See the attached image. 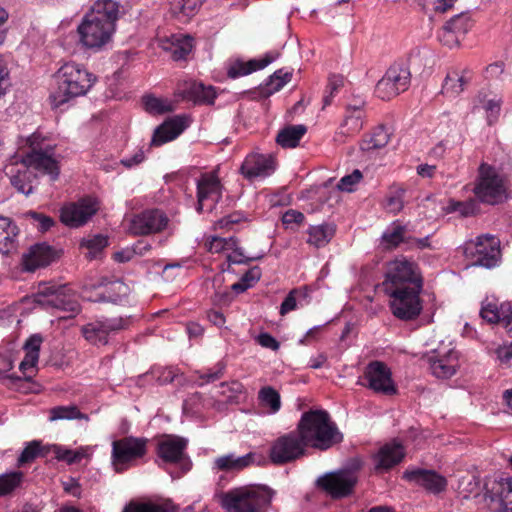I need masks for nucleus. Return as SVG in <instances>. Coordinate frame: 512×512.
Wrapping results in <instances>:
<instances>
[{
	"label": "nucleus",
	"instance_id": "obj_22",
	"mask_svg": "<svg viewBox=\"0 0 512 512\" xmlns=\"http://www.w3.org/2000/svg\"><path fill=\"white\" fill-rule=\"evenodd\" d=\"M45 297L44 300H39L52 308L62 310L65 312H69L72 315L79 313L80 305L75 297V295L71 292L67 286L60 287H46L42 292Z\"/></svg>",
	"mask_w": 512,
	"mask_h": 512
},
{
	"label": "nucleus",
	"instance_id": "obj_40",
	"mask_svg": "<svg viewBox=\"0 0 512 512\" xmlns=\"http://www.w3.org/2000/svg\"><path fill=\"white\" fill-rule=\"evenodd\" d=\"M22 471H11L0 475V497L12 495L24 482Z\"/></svg>",
	"mask_w": 512,
	"mask_h": 512
},
{
	"label": "nucleus",
	"instance_id": "obj_32",
	"mask_svg": "<svg viewBox=\"0 0 512 512\" xmlns=\"http://www.w3.org/2000/svg\"><path fill=\"white\" fill-rule=\"evenodd\" d=\"M276 59L271 53H267L262 59H252L248 62L237 61L228 69V76L235 79L263 69Z\"/></svg>",
	"mask_w": 512,
	"mask_h": 512
},
{
	"label": "nucleus",
	"instance_id": "obj_26",
	"mask_svg": "<svg viewBox=\"0 0 512 512\" xmlns=\"http://www.w3.org/2000/svg\"><path fill=\"white\" fill-rule=\"evenodd\" d=\"M486 497L499 501L501 512H512V478L493 479L485 484Z\"/></svg>",
	"mask_w": 512,
	"mask_h": 512
},
{
	"label": "nucleus",
	"instance_id": "obj_28",
	"mask_svg": "<svg viewBox=\"0 0 512 512\" xmlns=\"http://www.w3.org/2000/svg\"><path fill=\"white\" fill-rule=\"evenodd\" d=\"M108 284L110 285L109 290H111V291L116 290V289L119 291L122 289H126V287L124 286V284L122 282H119V281L108 282V280L106 278H100V279L96 280L95 282H90V283H86L83 285V288H82L83 297L92 302L111 301V302L116 303L118 301V297H113L112 295H110L109 291L97 293L95 295V297L92 296L93 291H96L100 288L106 287Z\"/></svg>",
	"mask_w": 512,
	"mask_h": 512
},
{
	"label": "nucleus",
	"instance_id": "obj_6",
	"mask_svg": "<svg viewBox=\"0 0 512 512\" xmlns=\"http://www.w3.org/2000/svg\"><path fill=\"white\" fill-rule=\"evenodd\" d=\"M188 440L178 435H163L158 439L155 453L159 467L175 465L180 468L181 474L188 472L192 462L186 449Z\"/></svg>",
	"mask_w": 512,
	"mask_h": 512
},
{
	"label": "nucleus",
	"instance_id": "obj_9",
	"mask_svg": "<svg viewBox=\"0 0 512 512\" xmlns=\"http://www.w3.org/2000/svg\"><path fill=\"white\" fill-rule=\"evenodd\" d=\"M411 82V72L404 62L392 64L375 87L377 97L390 100L406 91Z\"/></svg>",
	"mask_w": 512,
	"mask_h": 512
},
{
	"label": "nucleus",
	"instance_id": "obj_56",
	"mask_svg": "<svg viewBox=\"0 0 512 512\" xmlns=\"http://www.w3.org/2000/svg\"><path fill=\"white\" fill-rule=\"evenodd\" d=\"M216 98V92L213 86H205L200 82V88L196 90V95L193 99L195 104H213Z\"/></svg>",
	"mask_w": 512,
	"mask_h": 512
},
{
	"label": "nucleus",
	"instance_id": "obj_53",
	"mask_svg": "<svg viewBox=\"0 0 512 512\" xmlns=\"http://www.w3.org/2000/svg\"><path fill=\"white\" fill-rule=\"evenodd\" d=\"M25 217L29 219L31 224L40 232L48 231L55 224L53 218L35 211L27 212Z\"/></svg>",
	"mask_w": 512,
	"mask_h": 512
},
{
	"label": "nucleus",
	"instance_id": "obj_20",
	"mask_svg": "<svg viewBox=\"0 0 512 512\" xmlns=\"http://www.w3.org/2000/svg\"><path fill=\"white\" fill-rule=\"evenodd\" d=\"M402 478L409 483L420 486L432 494H439L446 490L447 479L435 470L423 468H408Z\"/></svg>",
	"mask_w": 512,
	"mask_h": 512
},
{
	"label": "nucleus",
	"instance_id": "obj_30",
	"mask_svg": "<svg viewBox=\"0 0 512 512\" xmlns=\"http://www.w3.org/2000/svg\"><path fill=\"white\" fill-rule=\"evenodd\" d=\"M57 257L56 251L46 243L33 245L25 257V265L28 270L49 265Z\"/></svg>",
	"mask_w": 512,
	"mask_h": 512
},
{
	"label": "nucleus",
	"instance_id": "obj_29",
	"mask_svg": "<svg viewBox=\"0 0 512 512\" xmlns=\"http://www.w3.org/2000/svg\"><path fill=\"white\" fill-rule=\"evenodd\" d=\"M408 226L399 220L393 221L383 232L380 244L385 250H393L410 241Z\"/></svg>",
	"mask_w": 512,
	"mask_h": 512
},
{
	"label": "nucleus",
	"instance_id": "obj_52",
	"mask_svg": "<svg viewBox=\"0 0 512 512\" xmlns=\"http://www.w3.org/2000/svg\"><path fill=\"white\" fill-rule=\"evenodd\" d=\"M142 100L145 110L151 114H164L170 111V105L155 96L146 95Z\"/></svg>",
	"mask_w": 512,
	"mask_h": 512
},
{
	"label": "nucleus",
	"instance_id": "obj_47",
	"mask_svg": "<svg viewBox=\"0 0 512 512\" xmlns=\"http://www.w3.org/2000/svg\"><path fill=\"white\" fill-rule=\"evenodd\" d=\"M446 24L463 37L471 29L473 22L468 13H460L452 17Z\"/></svg>",
	"mask_w": 512,
	"mask_h": 512
},
{
	"label": "nucleus",
	"instance_id": "obj_10",
	"mask_svg": "<svg viewBox=\"0 0 512 512\" xmlns=\"http://www.w3.org/2000/svg\"><path fill=\"white\" fill-rule=\"evenodd\" d=\"M473 192L480 202L494 205L503 199L506 189L497 171L489 165L482 164Z\"/></svg>",
	"mask_w": 512,
	"mask_h": 512
},
{
	"label": "nucleus",
	"instance_id": "obj_18",
	"mask_svg": "<svg viewBox=\"0 0 512 512\" xmlns=\"http://www.w3.org/2000/svg\"><path fill=\"white\" fill-rule=\"evenodd\" d=\"M98 210L95 199L87 197L64 205L60 211V220L66 226L77 228L84 225Z\"/></svg>",
	"mask_w": 512,
	"mask_h": 512
},
{
	"label": "nucleus",
	"instance_id": "obj_58",
	"mask_svg": "<svg viewBox=\"0 0 512 512\" xmlns=\"http://www.w3.org/2000/svg\"><path fill=\"white\" fill-rule=\"evenodd\" d=\"M362 179V173L360 170L355 169L351 174L345 175L340 179L337 184V188L341 191L352 192L356 184Z\"/></svg>",
	"mask_w": 512,
	"mask_h": 512
},
{
	"label": "nucleus",
	"instance_id": "obj_48",
	"mask_svg": "<svg viewBox=\"0 0 512 512\" xmlns=\"http://www.w3.org/2000/svg\"><path fill=\"white\" fill-rule=\"evenodd\" d=\"M81 245L88 249L87 257L94 259L108 245V239L102 235H95L92 238L84 239Z\"/></svg>",
	"mask_w": 512,
	"mask_h": 512
},
{
	"label": "nucleus",
	"instance_id": "obj_64",
	"mask_svg": "<svg viewBox=\"0 0 512 512\" xmlns=\"http://www.w3.org/2000/svg\"><path fill=\"white\" fill-rule=\"evenodd\" d=\"M502 326L512 334V306L510 303H502Z\"/></svg>",
	"mask_w": 512,
	"mask_h": 512
},
{
	"label": "nucleus",
	"instance_id": "obj_33",
	"mask_svg": "<svg viewBox=\"0 0 512 512\" xmlns=\"http://www.w3.org/2000/svg\"><path fill=\"white\" fill-rule=\"evenodd\" d=\"M254 458V453H248L238 457L234 454H227L217 457L213 462V467L219 471H240L250 466Z\"/></svg>",
	"mask_w": 512,
	"mask_h": 512
},
{
	"label": "nucleus",
	"instance_id": "obj_62",
	"mask_svg": "<svg viewBox=\"0 0 512 512\" xmlns=\"http://www.w3.org/2000/svg\"><path fill=\"white\" fill-rule=\"evenodd\" d=\"M13 368V361L9 356H0V379L8 378L13 381H19L21 378L14 375H6Z\"/></svg>",
	"mask_w": 512,
	"mask_h": 512
},
{
	"label": "nucleus",
	"instance_id": "obj_50",
	"mask_svg": "<svg viewBox=\"0 0 512 512\" xmlns=\"http://www.w3.org/2000/svg\"><path fill=\"white\" fill-rule=\"evenodd\" d=\"M200 88V82L195 80H183L177 84L175 95L182 100L192 101L196 95V90Z\"/></svg>",
	"mask_w": 512,
	"mask_h": 512
},
{
	"label": "nucleus",
	"instance_id": "obj_13",
	"mask_svg": "<svg viewBox=\"0 0 512 512\" xmlns=\"http://www.w3.org/2000/svg\"><path fill=\"white\" fill-rule=\"evenodd\" d=\"M167 214L158 208L145 209L132 216L128 231L134 236H147L161 233L169 226Z\"/></svg>",
	"mask_w": 512,
	"mask_h": 512
},
{
	"label": "nucleus",
	"instance_id": "obj_60",
	"mask_svg": "<svg viewBox=\"0 0 512 512\" xmlns=\"http://www.w3.org/2000/svg\"><path fill=\"white\" fill-rule=\"evenodd\" d=\"M305 216L302 212L289 209L282 216V222L284 225L289 226L292 224L300 225L304 222Z\"/></svg>",
	"mask_w": 512,
	"mask_h": 512
},
{
	"label": "nucleus",
	"instance_id": "obj_27",
	"mask_svg": "<svg viewBox=\"0 0 512 512\" xmlns=\"http://www.w3.org/2000/svg\"><path fill=\"white\" fill-rule=\"evenodd\" d=\"M427 362L432 374L440 379L452 377L458 367L457 352L450 350L444 355L428 356Z\"/></svg>",
	"mask_w": 512,
	"mask_h": 512
},
{
	"label": "nucleus",
	"instance_id": "obj_59",
	"mask_svg": "<svg viewBox=\"0 0 512 512\" xmlns=\"http://www.w3.org/2000/svg\"><path fill=\"white\" fill-rule=\"evenodd\" d=\"M262 258V255L256 257H246L243 253L242 248H235L232 254L227 256V261L230 264H247L251 261Z\"/></svg>",
	"mask_w": 512,
	"mask_h": 512
},
{
	"label": "nucleus",
	"instance_id": "obj_16",
	"mask_svg": "<svg viewBox=\"0 0 512 512\" xmlns=\"http://www.w3.org/2000/svg\"><path fill=\"white\" fill-rule=\"evenodd\" d=\"M127 325V318H102L83 325L81 333L93 345H106L111 333L125 329Z\"/></svg>",
	"mask_w": 512,
	"mask_h": 512
},
{
	"label": "nucleus",
	"instance_id": "obj_57",
	"mask_svg": "<svg viewBox=\"0 0 512 512\" xmlns=\"http://www.w3.org/2000/svg\"><path fill=\"white\" fill-rule=\"evenodd\" d=\"M438 38L442 44L450 48L458 46L461 40V36H459L452 28L448 27V24L446 23L439 31Z\"/></svg>",
	"mask_w": 512,
	"mask_h": 512
},
{
	"label": "nucleus",
	"instance_id": "obj_12",
	"mask_svg": "<svg viewBox=\"0 0 512 512\" xmlns=\"http://www.w3.org/2000/svg\"><path fill=\"white\" fill-rule=\"evenodd\" d=\"M307 445L296 430L278 437L271 445L269 457L272 463L283 465L305 455Z\"/></svg>",
	"mask_w": 512,
	"mask_h": 512
},
{
	"label": "nucleus",
	"instance_id": "obj_61",
	"mask_svg": "<svg viewBox=\"0 0 512 512\" xmlns=\"http://www.w3.org/2000/svg\"><path fill=\"white\" fill-rule=\"evenodd\" d=\"M256 340L262 347L271 349L273 351H277L280 347V343L276 340V338L267 332L260 333Z\"/></svg>",
	"mask_w": 512,
	"mask_h": 512
},
{
	"label": "nucleus",
	"instance_id": "obj_5",
	"mask_svg": "<svg viewBox=\"0 0 512 512\" xmlns=\"http://www.w3.org/2000/svg\"><path fill=\"white\" fill-rule=\"evenodd\" d=\"M274 491L264 485H250L215 493L220 506L227 512H263L272 500Z\"/></svg>",
	"mask_w": 512,
	"mask_h": 512
},
{
	"label": "nucleus",
	"instance_id": "obj_8",
	"mask_svg": "<svg viewBox=\"0 0 512 512\" xmlns=\"http://www.w3.org/2000/svg\"><path fill=\"white\" fill-rule=\"evenodd\" d=\"M361 462L358 459L352 461L350 469H341L335 472H329L320 476L316 484L333 499H341L352 494L358 481L355 470L359 469Z\"/></svg>",
	"mask_w": 512,
	"mask_h": 512
},
{
	"label": "nucleus",
	"instance_id": "obj_37",
	"mask_svg": "<svg viewBox=\"0 0 512 512\" xmlns=\"http://www.w3.org/2000/svg\"><path fill=\"white\" fill-rule=\"evenodd\" d=\"M174 508L170 500L162 502L130 501L122 512H173Z\"/></svg>",
	"mask_w": 512,
	"mask_h": 512
},
{
	"label": "nucleus",
	"instance_id": "obj_41",
	"mask_svg": "<svg viewBox=\"0 0 512 512\" xmlns=\"http://www.w3.org/2000/svg\"><path fill=\"white\" fill-rule=\"evenodd\" d=\"M390 139V133L385 126L380 125L374 129L369 139H364L360 148L362 151H371L385 147Z\"/></svg>",
	"mask_w": 512,
	"mask_h": 512
},
{
	"label": "nucleus",
	"instance_id": "obj_46",
	"mask_svg": "<svg viewBox=\"0 0 512 512\" xmlns=\"http://www.w3.org/2000/svg\"><path fill=\"white\" fill-rule=\"evenodd\" d=\"M478 202L475 199H469L466 201H450L448 210L450 212H458L463 217L475 215L478 211Z\"/></svg>",
	"mask_w": 512,
	"mask_h": 512
},
{
	"label": "nucleus",
	"instance_id": "obj_51",
	"mask_svg": "<svg viewBox=\"0 0 512 512\" xmlns=\"http://www.w3.org/2000/svg\"><path fill=\"white\" fill-rule=\"evenodd\" d=\"M344 85V77L342 75L333 74L328 79V84L323 97V107L331 104L334 95Z\"/></svg>",
	"mask_w": 512,
	"mask_h": 512
},
{
	"label": "nucleus",
	"instance_id": "obj_11",
	"mask_svg": "<svg viewBox=\"0 0 512 512\" xmlns=\"http://www.w3.org/2000/svg\"><path fill=\"white\" fill-rule=\"evenodd\" d=\"M422 288L419 285L412 286L410 289L391 290L385 292L390 298V308L392 314L400 320H413L419 316L422 311L420 293Z\"/></svg>",
	"mask_w": 512,
	"mask_h": 512
},
{
	"label": "nucleus",
	"instance_id": "obj_4",
	"mask_svg": "<svg viewBox=\"0 0 512 512\" xmlns=\"http://www.w3.org/2000/svg\"><path fill=\"white\" fill-rule=\"evenodd\" d=\"M296 432L307 447L319 450H327L343 439V435L325 410L304 412L297 424Z\"/></svg>",
	"mask_w": 512,
	"mask_h": 512
},
{
	"label": "nucleus",
	"instance_id": "obj_24",
	"mask_svg": "<svg viewBox=\"0 0 512 512\" xmlns=\"http://www.w3.org/2000/svg\"><path fill=\"white\" fill-rule=\"evenodd\" d=\"M500 255L499 240L494 236L477 237L474 252V264L485 268L497 265Z\"/></svg>",
	"mask_w": 512,
	"mask_h": 512
},
{
	"label": "nucleus",
	"instance_id": "obj_31",
	"mask_svg": "<svg viewBox=\"0 0 512 512\" xmlns=\"http://www.w3.org/2000/svg\"><path fill=\"white\" fill-rule=\"evenodd\" d=\"M19 229L8 217L0 215V253L9 254L16 249Z\"/></svg>",
	"mask_w": 512,
	"mask_h": 512
},
{
	"label": "nucleus",
	"instance_id": "obj_35",
	"mask_svg": "<svg viewBox=\"0 0 512 512\" xmlns=\"http://www.w3.org/2000/svg\"><path fill=\"white\" fill-rule=\"evenodd\" d=\"M50 455L49 445H42L41 441L33 440L26 443L20 453L16 466L21 468L26 464L32 463L38 457H47Z\"/></svg>",
	"mask_w": 512,
	"mask_h": 512
},
{
	"label": "nucleus",
	"instance_id": "obj_38",
	"mask_svg": "<svg viewBox=\"0 0 512 512\" xmlns=\"http://www.w3.org/2000/svg\"><path fill=\"white\" fill-rule=\"evenodd\" d=\"M292 78L291 71L279 69L275 71L266 81L264 86L261 87V94L270 96L275 92L280 91Z\"/></svg>",
	"mask_w": 512,
	"mask_h": 512
},
{
	"label": "nucleus",
	"instance_id": "obj_19",
	"mask_svg": "<svg viewBox=\"0 0 512 512\" xmlns=\"http://www.w3.org/2000/svg\"><path fill=\"white\" fill-rule=\"evenodd\" d=\"M365 105L366 102L360 98L347 104L344 119L335 136L336 141L343 142L342 137L355 136L363 129L366 118Z\"/></svg>",
	"mask_w": 512,
	"mask_h": 512
},
{
	"label": "nucleus",
	"instance_id": "obj_14",
	"mask_svg": "<svg viewBox=\"0 0 512 512\" xmlns=\"http://www.w3.org/2000/svg\"><path fill=\"white\" fill-rule=\"evenodd\" d=\"M148 439L127 436L112 443V460L117 472H122L129 462L142 458L147 452Z\"/></svg>",
	"mask_w": 512,
	"mask_h": 512
},
{
	"label": "nucleus",
	"instance_id": "obj_42",
	"mask_svg": "<svg viewBox=\"0 0 512 512\" xmlns=\"http://www.w3.org/2000/svg\"><path fill=\"white\" fill-rule=\"evenodd\" d=\"M258 400L263 407L269 408L271 414L278 412L281 408L280 394L271 386H265L260 389Z\"/></svg>",
	"mask_w": 512,
	"mask_h": 512
},
{
	"label": "nucleus",
	"instance_id": "obj_15",
	"mask_svg": "<svg viewBox=\"0 0 512 512\" xmlns=\"http://www.w3.org/2000/svg\"><path fill=\"white\" fill-rule=\"evenodd\" d=\"M361 385L383 395H394L397 388L392 380L389 367L381 361H371L365 368Z\"/></svg>",
	"mask_w": 512,
	"mask_h": 512
},
{
	"label": "nucleus",
	"instance_id": "obj_23",
	"mask_svg": "<svg viewBox=\"0 0 512 512\" xmlns=\"http://www.w3.org/2000/svg\"><path fill=\"white\" fill-rule=\"evenodd\" d=\"M405 456V449L401 443L392 441L381 446L373 455L374 470L384 473L399 464Z\"/></svg>",
	"mask_w": 512,
	"mask_h": 512
},
{
	"label": "nucleus",
	"instance_id": "obj_39",
	"mask_svg": "<svg viewBox=\"0 0 512 512\" xmlns=\"http://www.w3.org/2000/svg\"><path fill=\"white\" fill-rule=\"evenodd\" d=\"M469 79L464 74L456 71L448 73L442 85V94L451 98L458 96L463 90Z\"/></svg>",
	"mask_w": 512,
	"mask_h": 512
},
{
	"label": "nucleus",
	"instance_id": "obj_2",
	"mask_svg": "<svg viewBox=\"0 0 512 512\" xmlns=\"http://www.w3.org/2000/svg\"><path fill=\"white\" fill-rule=\"evenodd\" d=\"M118 15L119 6L115 1H96L77 28L82 45L94 51L105 47L115 32Z\"/></svg>",
	"mask_w": 512,
	"mask_h": 512
},
{
	"label": "nucleus",
	"instance_id": "obj_43",
	"mask_svg": "<svg viewBox=\"0 0 512 512\" xmlns=\"http://www.w3.org/2000/svg\"><path fill=\"white\" fill-rule=\"evenodd\" d=\"M50 421L56 420H73V419H84L88 420V416L83 414L77 406H56L50 410Z\"/></svg>",
	"mask_w": 512,
	"mask_h": 512
},
{
	"label": "nucleus",
	"instance_id": "obj_63",
	"mask_svg": "<svg viewBox=\"0 0 512 512\" xmlns=\"http://www.w3.org/2000/svg\"><path fill=\"white\" fill-rule=\"evenodd\" d=\"M224 374V366L222 364H218L214 371H209L207 373L201 374L199 379L202 381L199 383L200 386L215 382L219 380Z\"/></svg>",
	"mask_w": 512,
	"mask_h": 512
},
{
	"label": "nucleus",
	"instance_id": "obj_34",
	"mask_svg": "<svg viewBox=\"0 0 512 512\" xmlns=\"http://www.w3.org/2000/svg\"><path fill=\"white\" fill-rule=\"evenodd\" d=\"M335 231V225L329 223L310 226L307 230V242L316 248L324 247L331 241Z\"/></svg>",
	"mask_w": 512,
	"mask_h": 512
},
{
	"label": "nucleus",
	"instance_id": "obj_44",
	"mask_svg": "<svg viewBox=\"0 0 512 512\" xmlns=\"http://www.w3.org/2000/svg\"><path fill=\"white\" fill-rule=\"evenodd\" d=\"M480 316L488 323H499L502 325V318L504 316V313H502V303L498 305L496 302L486 298L482 302Z\"/></svg>",
	"mask_w": 512,
	"mask_h": 512
},
{
	"label": "nucleus",
	"instance_id": "obj_36",
	"mask_svg": "<svg viewBox=\"0 0 512 512\" xmlns=\"http://www.w3.org/2000/svg\"><path fill=\"white\" fill-rule=\"evenodd\" d=\"M306 131V126L301 124L287 126L279 131L276 142L283 148H294L298 146Z\"/></svg>",
	"mask_w": 512,
	"mask_h": 512
},
{
	"label": "nucleus",
	"instance_id": "obj_3",
	"mask_svg": "<svg viewBox=\"0 0 512 512\" xmlns=\"http://www.w3.org/2000/svg\"><path fill=\"white\" fill-rule=\"evenodd\" d=\"M55 87L50 93L55 108L73 98L85 95L96 81V76L75 62L65 63L54 76Z\"/></svg>",
	"mask_w": 512,
	"mask_h": 512
},
{
	"label": "nucleus",
	"instance_id": "obj_45",
	"mask_svg": "<svg viewBox=\"0 0 512 512\" xmlns=\"http://www.w3.org/2000/svg\"><path fill=\"white\" fill-rule=\"evenodd\" d=\"M50 454H53L57 460L65 461L68 464L78 463L84 457V453L79 450H71L57 444L49 445Z\"/></svg>",
	"mask_w": 512,
	"mask_h": 512
},
{
	"label": "nucleus",
	"instance_id": "obj_17",
	"mask_svg": "<svg viewBox=\"0 0 512 512\" xmlns=\"http://www.w3.org/2000/svg\"><path fill=\"white\" fill-rule=\"evenodd\" d=\"M196 189L198 213L203 211L206 202H211L210 210H213L223 196V185L216 170L202 173L196 181Z\"/></svg>",
	"mask_w": 512,
	"mask_h": 512
},
{
	"label": "nucleus",
	"instance_id": "obj_54",
	"mask_svg": "<svg viewBox=\"0 0 512 512\" xmlns=\"http://www.w3.org/2000/svg\"><path fill=\"white\" fill-rule=\"evenodd\" d=\"M300 297H306V292L302 289H292L281 303L280 314L283 316L296 309L297 299Z\"/></svg>",
	"mask_w": 512,
	"mask_h": 512
},
{
	"label": "nucleus",
	"instance_id": "obj_49",
	"mask_svg": "<svg viewBox=\"0 0 512 512\" xmlns=\"http://www.w3.org/2000/svg\"><path fill=\"white\" fill-rule=\"evenodd\" d=\"M405 189L397 188L386 197L385 208L388 212L398 214L404 207Z\"/></svg>",
	"mask_w": 512,
	"mask_h": 512
},
{
	"label": "nucleus",
	"instance_id": "obj_21",
	"mask_svg": "<svg viewBox=\"0 0 512 512\" xmlns=\"http://www.w3.org/2000/svg\"><path fill=\"white\" fill-rule=\"evenodd\" d=\"M276 170V161L272 155L250 154L243 161L240 172L249 181L270 176Z\"/></svg>",
	"mask_w": 512,
	"mask_h": 512
},
{
	"label": "nucleus",
	"instance_id": "obj_55",
	"mask_svg": "<svg viewBox=\"0 0 512 512\" xmlns=\"http://www.w3.org/2000/svg\"><path fill=\"white\" fill-rule=\"evenodd\" d=\"M193 49V38L191 36H183L177 40V44L173 50V58L175 60L185 59Z\"/></svg>",
	"mask_w": 512,
	"mask_h": 512
},
{
	"label": "nucleus",
	"instance_id": "obj_7",
	"mask_svg": "<svg viewBox=\"0 0 512 512\" xmlns=\"http://www.w3.org/2000/svg\"><path fill=\"white\" fill-rule=\"evenodd\" d=\"M419 285L423 288V278L418 265L406 258L395 259L389 262L383 281L385 292L391 290L410 289L412 286Z\"/></svg>",
	"mask_w": 512,
	"mask_h": 512
},
{
	"label": "nucleus",
	"instance_id": "obj_1",
	"mask_svg": "<svg viewBox=\"0 0 512 512\" xmlns=\"http://www.w3.org/2000/svg\"><path fill=\"white\" fill-rule=\"evenodd\" d=\"M29 151L25 155L15 154L5 166L6 175L10 176L12 186L20 193L28 196L33 192V181L36 175L31 170L50 176L52 181L58 179L60 168L54 158V147L46 144L37 133L27 138Z\"/></svg>",
	"mask_w": 512,
	"mask_h": 512
},
{
	"label": "nucleus",
	"instance_id": "obj_25",
	"mask_svg": "<svg viewBox=\"0 0 512 512\" xmlns=\"http://www.w3.org/2000/svg\"><path fill=\"white\" fill-rule=\"evenodd\" d=\"M188 120L187 116L178 115L164 121L154 130L151 145L160 146L177 138L188 127Z\"/></svg>",
	"mask_w": 512,
	"mask_h": 512
}]
</instances>
